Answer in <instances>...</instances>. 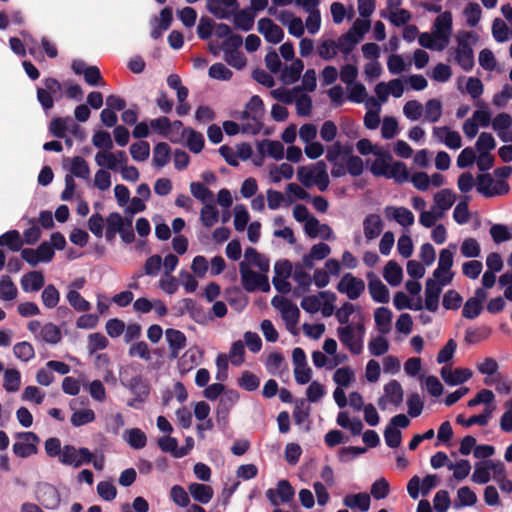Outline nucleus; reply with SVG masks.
Returning <instances> with one entry per match:
<instances>
[{"label":"nucleus","mask_w":512,"mask_h":512,"mask_svg":"<svg viewBox=\"0 0 512 512\" xmlns=\"http://www.w3.org/2000/svg\"><path fill=\"white\" fill-rule=\"evenodd\" d=\"M207 10L217 19L233 17L235 27L244 32L252 30L256 14L249 7L239 10L237 0H207Z\"/></svg>","instance_id":"nucleus-1"},{"label":"nucleus","mask_w":512,"mask_h":512,"mask_svg":"<svg viewBox=\"0 0 512 512\" xmlns=\"http://www.w3.org/2000/svg\"><path fill=\"white\" fill-rule=\"evenodd\" d=\"M46 455L57 458L59 463L75 469L92 462L93 454L87 447H76L71 444L61 445L57 437H50L44 443Z\"/></svg>","instance_id":"nucleus-2"},{"label":"nucleus","mask_w":512,"mask_h":512,"mask_svg":"<svg viewBox=\"0 0 512 512\" xmlns=\"http://www.w3.org/2000/svg\"><path fill=\"white\" fill-rule=\"evenodd\" d=\"M337 336L341 344L353 355L362 353L365 336V327L362 323L347 324L337 328Z\"/></svg>","instance_id":"nucleus-3"},{"label":"nucleus","mask_w":512,"mask_h":512,"mask_svg":"<svg viewBox=\"0 0 512 512\" xmlns=\"http://www.w3.org/2000/svg\"><path fill=\"white\" fill-rule=\"evenodd\" d=\"M43 87H37L36 96L41 108L48 114L54 107V102L63 96L62 84L53 77L42 80Z\"/></svg>","instance_id":"nucleus-4"},{"label":"nucleus","mask_w":512,"mask_h":512,"mask_svg":"<svg viewBox=\"0 0 512 512\" xmlns=\"http://www.w3.org/2000/svg\"><path fill=\"white\" fill-rule=\"evenodd\" d=\"M121 384L134 395V398L127 401V405L134 409H141L150 395V385L147 380L137 374L129 379L121 378Z\"/></svg>","instance_id":"nucleus-5"},{"label":"nucleus","mask_w":512,"mask_h":512,"mask_svg":"<svg viewBox=\"0 0 512 512\" xmlns=\"http://www.w3.org/2000/svg\"><path fill=\"white\" fill-rule=\"evenodd\" d=\"M453 30V18L450 11L440 13L434 20L432 31L438 40V51L444 50L449 43Z\"/></svg>","instance_id":"nucleus-6"},{"label":"nucleus","mask_w":512,"mask_h":512,"mask_svg":"<svg viewBox=\"0 0 512 512\" xmlns=\"http://www.w3.org/2000/svg\"><path fill=\"white\" fill-rule=\"evenodd\" d=\"M239 270L242 286L247 292H254L256 290L267 292L270 290V284L266 275L258 274L251 270L244 261L240 263Z\"/></svg>","instance_id":"nucleus-7"},{"label":"nucleus","mask_w":512,"mask_h":512,"mask_svg":"<svg viewBox=\"0 0 512 512\" xmlns=\"http://www.w3.org/2000/svg\"><path fill=\"white\" fill-rule=\"evenodd\" d=\"M35 499L45 509L56 510L61 503L59 490L48 482H39L35 486Z\"/></svg>","instance_id":"nucleus-8"},{"label":"nucleus","mask_w":512,"mask_h":512,"mask_svg":"<svg viewBox=\"0 0 512 512\" xmlns=\"http://www.w3.org/2000/svg\"><path fill=\"white\" fill-rule=\"evenodd\" d=\"M265 495L272 506L278 507L292 502L295 490L288 480L282 479L277 482L276 488H269Z\"/></svg>","instance_id":"nucleus-9"},{"label":"nucleus","mask_w":512,"mask_h":512,"mask_svg":"<svg viewBox=\"0 0 512 512\" xmlns=\"http://www.w3.org/2000/svg\"><path fill=\"white\" fill-rule=\"evenodd\" d=\"M336 289L339 293L345 294L348 299L356 300L364 292L365 282L352 273H345L338 282Z\"/></svg>","instance_id":"nucleus-10"},{"label":"nucleus","mask_w":512,"mask_h":512,"mask_svg":"<svg viewBox=\"0 0 512 512\" xmlns=\"http://www.w3.org/2000/svg\"><path fill=\"white\" fill-rule=\"evenodd\" d=\"M271 303L275 308L280 310L288 330H291L297 325L300 317V311L296 304L279 296L273 297Z\"/></svg>","instance_id":"nucleus-11"},{"label":"nucleus","mask_w":512,"mask_h":512,"mask_svg":"<svg viewBox=\"0 0 512 512\" xmlns=\"http://www.w3.org/2000/svg\"><path fill=\"white\" fill-rule=\"evenodd\" d=\"M176 309L178 316L189 314L199 324H206L209 319H212L211 316L207 315L205 309L192 298H184Z\"/></svg>","instance_id":"nucleus-12"},{"label":"nucleus","mask_w":512,"mask_h":512,"mask_svg":"<svg viewBox=\"0 0 512 512\" xmlns=\"http://www.w3.org/2000/svg\"><path fill=\"white\" fill-rule=\"evenodd\" d=\"M18 437L24 441L15 442L12 446L13 453L17 457L27 458L37 453L36 444L39 442V437L34 432H20Z\"/></svg>","instance_id":"nucleus-13"},{"label":"nucleus","mask_w":512,"mask_h":512,"mask_svg":"<svg viewBox=\"0 0 512 512\" xmlns=\"http://www.w3.org/2000/svg\"><path fill=\"white\" fill-rule=\"evenodd\" d=\"M239 400V393L236 390H227L218 401L216 408V420L219 424L225 426L228 422V416L231 409Z\"/></svg>","instance_id":"nucleus-14"},{"label":"nucleus","mask_w":512,"mask_h":512,"mask_svg":"<svg viewBox=\"0 0 512 512\" xmlns=\"http://www.w3.org/2000/svg\"><path fill=\"white\" fill-rule=\"evenodd\" d=\"M165 339L169 346L170 360L177 359L180 351L186 347L187 338L185 334L177 329L169 328L165 331Z\"/></svg>","instance_id":"nucleus-15"},{"label":"nucleus","mask_w":512,"mask_h":512,"mask_svg":"<svg viewBox=\"0 0 512 512\" xmlns=\"http://www.w3.org/2000/svg\"><path fill=\"white\" fill-rule=\"evenodd\" d=\"M444 286L436 280L428 278L425 283L424 307L430 312H436L439 308V298Z\"/></svg>","instance_id":"nucleus-16"},{"label":"nucleus","mask_w":512,"mask_h":512,"mask_svg":"<svg viewBox=\"0 0 512 512\" xmlns=\"http://www.w3.org/2000/svg\"><path fill=\"white\" fill-rule=\"evenodd\" d=\"M258 31L269 43H280L284 38L283 29L276 25L270 18H261L258 21Z\"/></svg>","instance_id":"nucleus-17"},{"label":"nucleus","mask_w":512,"mask_h":512,"mask_svg":"<svg viewBox=\"0 0 512 512\" xmlns=\"http://www.w3.org/2000/svg\"><path fill=\"white\" fill-rule=\"evenodd\" d=\"M368 288L371 298L376 303L389 302V290L373 272L367 273Z\"/></svg>","instance_id":"nucleus-18"},{"label":"nucleus","mask_w":512,"mask_h":512,"mask_svg":"<svg viewBox=\"0 0 512 512\" xmlns=\"http://www.w3.org/2000/svg\"><path fill=\"white\" fill-rule=\"evenodd\" d=\"M444 382L449 386H457L467 382L473 375L469 368H456L452 370L448 367H442L440 371Z\"/></svg>","instance_id":"nucleus-19"},{"label":"nucleus","mask_w":512,"mask_h":512,"mask_svg":"<svg viewBox=\"0 0 512 512\" xmlns=\"http://www.w3.org/2000/svg\"><path fill=\"white\" fill-rule=\"evenodd\" d=\"M384 212L387 219L394 220L403 227L414 224V214L406 207L387 206Z\"/></svg>","instance_id":"nucleus-20"},{"label":"nucleus","mask_w":512,"mask_h":512,"mask_svg":"<svg viewBox=\"0 0 512 512\" xmlns=\"http://www.w3.org/2000/svg\"><path fill=\"white\" fill-rule=\"evenodd\" d=\"M330 253V246L324 242H320L311 247L309 253L303 256L302 262L307 269L311 270L314 268V261H321L328 257Z\"/></svg>","instance_id":"nucleus-21"},{"label":"nucleus","mask_w":512,"mask_h":512,"mask_svg":"<svg viewBox=\"0 0 512 512\" xmlns=\"http://www.w3.org/2000/svg\"><path fill=\"white\" fill-rule=\"evenodd\" d=\"M305 266L302 263H296L292 272V278L297 283L298 287L295 289L294 294L300 295L310 290L312 284L311 275L305 271Z\"/></svg>","instance_id":"nucleus-22"},{"label":"nucleus","mask_w":512,"mask_h":512,"mask_svg":"<svg viewBox=\"0 0 512 512\" xmlns=\"http://www.w3.org/2000/svg\"><path fill=\"white\" fill-rule=\"evenodd\" d=\"M201 357L202 353L197 347L186 350L178 359L179 372L183 375L193 370L200 363Z\"/></svg>","instance_id":"nucleus-23"},{"label":"nucleus","mask_w":512,"mask_h":512,"mask_svg":"<svg viewBox=\"0 0 512 512\" xmlns=\"http://www.w3.org/2000/svg\"><path fill=\"white\" fill-rule=\"evenodd\" d=\"M45 283L44 275L41 271H30L25 273L20 280L21 288L26 293L39 291Z\"/></svg>","instance_id":"nucleus-24"},{"label":"nucleus","mask_w":512,"mask_h":512,"mask_svg":"<svg viewBox=\"0 0 512 512\" xmlns=\"http://www.w3.org/2000/svg\"><path fill=\"white\" fill-rule=\"evenodd\" d=\"M264 103L258 95H254L245 105L241 113V119L261 120L264 115Z\"/></svg>","instance_id":"nucleus-25"},{"label":"nucleus","mask_w":512,"mask_h":512,"mask_svg":"<svg viewBox=\"0 0 512 512\" xmlns=\"http://www.w3.org/2000/svg\"><path fill=\"white\" fill-rule=\"evenodd\" d=\"M383 230V222L378 214H369L363 221V231L367 240L377 238Z\"/></svg>","instance_id":"nucleus-26"},{"label":"nucleus","mask_w":512,"mask_h":512,"mask_svg":"<svg viewBox=\"0 0 512 512\" xmlns=\"http://www.w3.org/2000/svg\"><path fill=\"white\" fill-rule=\"evenodd\" d=\"M150 127L159 135L169 139L172 143L181 141V137L171 135V121L166 116H161L150 121Z\"/></svg>","instance_id":"nucleus-27"},{"label":"nucleus","mask_w":512,"mask_h":512,"mask_svg":"<svg viewBox=\"0 0 512 512\" xmlns=\"http://www.w3.org/2000/svg\"><path fill=\"white\" fill-rule=\"evenodd\" d=\"M179 137H181V139L184 137L187 138L186 145L192 153L198 154L204 148L205 140L203 134L192 128L183 129Z\"/></svg>","instance_id":"nucleus-28"},{"label":"nucleus","mask_w":512,"mask_h":512,"mask_svg":"<svg viewBox=\"0 0 512 512\" xmlns=\"http://www.w3.org/2000/svg\"><path fill=\"white\" fill-rule=\"evenodd\" d=\"M343 504L350 509H359L362 512H366L370 508L371 499L370 496L364 492L347 494L343 498Z\"/></svg>","instance_id":"nucleus-29"},{"label":"nucleus","mask_w":512,"mask_h":512,"mask_svg":"<svg viewBox=\"0 0 512 512\" xmlns=\"http://www.w3.org/2000/svg\"><path fill=\"white\" fill-rule=\"evenodd\" d=\"M384 396L388 402L398 407L403 402L404 391L399 381L392 379L384 385Z\"/></svg>","instance_id":"nucleus-30"},{"label":"nucleus","mask_w":512,"mask_h":512,"mask_svg":"<svg viewBox=\"0 0 512 512\" xmlns=\"http://www.w3.org/2000/svg\"><path fill=\"white\" fill-rule=\"evenodd\" d=\"M188 490L192 498L201 504L209 503L214 495V491L211 486L196 482L191 483L188 486Z\"/></svg>","instance_id":"nucleus-31"},{"label":"nucleus","mask_w":512,"mask_h":512,"mask_svg":"<svg viewBox=\"0 0 512 512\" xmlns=\"http://www.w3.org/2000/svg\"><path fill=\"white\" fill-rule=\"evenodd\" d=\"M304 69V63L300 59H295L289 66L281 71V80L283 83L290 85L297 82Z\"/></svg>","instance_id":"nucleus-32"},{"label":"nucleus","mask_w":512,"mask_h":512,"mask_svg":"<svg viewBox=\"0 0 512 512\" xmlns=\"http://www.w3.org/2000/svg\"><path fill=\"white\" fill-rule=\"evenodd\" d=\"M383 277L389 285L396 287L401 284L403 270L397 262L390 260L384 267Z\"/></svg>","instance_id":"nucleus-33"},{"label":"nucleus","mask_w":512,"mask_h":512,"mask_svg":"<svg viewBox=\"0 0 512 512\" xmlns=\"http://www.w3.org/2000/svg\"><path fill=\"white\" fill-rule=\"evenodd\" d=\"M123 439L135 450L142 449L147 444L146 434L139 428H130L125 430Z\"/></svg>","instance_id":"nucleus-34"},{"label":"nucleus","mask_w":512,"mask_h":512,"mask_svg":"<svg viewBox=\"0 0 512 512\" xmlns=\"http://www.w3.org/2000/svg\"><path fill=\"white\" fill-rule=\"evenodd\" d=\"M455 202V195L450 189H442L434 195V206L438 212L444 213L449 210Z\"/></svg>","instance_id":"nucleus-35"},{"label":"nucleus","mask_w":512,"mask_h":512,"mask_svg":"<svg viewBox=\"0 0 512 512\" xmlns=\"http://www.w3.org/2000/svg\"><path fill=\"white\" fill-rule=\"evenodd\" d=\"M36 338L45 343L55 345L61 341L62 334L58 326L52 323H46L41 328L39 335H36Z\"/></svg>","instance_id":"nucleus-36"},{"label":"nucleus","mask_w":512,"mask_h":512,"mask_svg":"<svg viewBox=\"0 0 512 512\" xmlns=\"http://www.w3.org/2000/svg\"><path fill=\"white\" fill-rule=\"evenodd\" d=\"M491 419V409H484L482 413L478 415H472L468 419L460 414L456 417V423L463 427L469 428L473 425L486 426Z\"/></svg>","instance_id":"nucleus-37"},{"label":"nucleus","mask_w":512,"mask_h":512,"mask_svg":"<svg viewBox=\"0 0 512 512\" xmlns=\"http://www.w3.org/2000/svg\"><path fill=\"white\" fill-rule=\"evenodd\" d=\"M244 257L248 262L256 266L262 273H267L269 271V259L265 255L259 253L255 248H246Z\"/></svg>","instance_id":"nucleus-38"},{"label":"nucleus","mask_w":512,"mask_h":512,"mask_svg":"<svg viewBox=\"0 0 512 512\" xmlns=\"http://www.w3.org/2000/svg\"><path fill=\"white\" fill-rule=\"evenodd\" d=\"M162 267V258L160 255L155 254L150 257H148L144 263V271L136 273L133 278L138 279L142 277L143 275H147L150 277H155L159 274Z\"/></svg>","instance_id":"nucleus-39"},{"label":"nucleus","mask_w":512,"mask_h":512,"mask_svg":"<svg viewBox=\"0 0 512 512\" xmlns=\"http://www.w3.org/2000/svg\"><path fill=\"white\" fill-rule=\"evenodd\" d=\"M0 246H6L13 252H18L23 246V240L18 230H9L0 235Z\"/></svg>","instance_id":"nucleus-40"},{"label":"nucleus","mask_w":512,"mask_h":512,"mask_svg":"<svg viewBox=\"0 0 512 512\" xmlns=\"http://www.w3.org/2000/svg\"><path fill=\"white\" fill-rule=\"evenodd\" d=\"M171 149L165 142H159L153 149V164L157 168L164 167L170 160Z\"/></svg>","instance_id":"nucleus-41"},{"label":"nucleus","mask_w":512,"mask_h":512,"mask_svg":"<svg viewBox=\"0 0 512 512\" xmlns=\"http://www.w3.org/2000/svg\"><path fill=\"white\" fill-rule=\"evenodd\" d=\"M3 388L7 392H17L21 385V374L15 368H8L4 371Z\"/></svg>","instance_id":"nucleus-42"},{"label":"nucleus","mask_w":512,"mask_h":512,"mask_svg":"<svg viewBox=\"0 0 512 512\" xmlns=\"http://www.w3.org/2000/svg\"><path fill=\"white\" fill-rule=\"evenodd\" d=\"M476 501V494L468 486H464L459 488L457 491V499L454 502V508L460 509L463 507L473 506Z\"/></svg>","instance_id":"nucleus-43"},{"label":"nucleus","mask_w":512,"mask_h":512,"mask_svg":"<svg viewBox=\"0 0 512 512\" xmlns=\"http://www.w3.org/2000/svg\"><path fill=\"white\" fill-rule=\"evenodd\" d=\"M374 321L382 333H387L392 321L391 310L384 306L378 307L374 311Z\"/></svg>","instance_id":"nucleus-44"},{"label":"nucleus","mask_w":512,"mask_h":512,"mask_svg":"<svg viewBox=\"0 0 512 512\" xmlns=\"http://www.w3.org/2000/svg\"><path fill=\"white\" fill-rule=\"evenodd\" d=\"M18 290L12 279L8 275H2L0 278V299L12 301L17 297Z\"/></svg>","instance_id":"nucleus-45"},{"label":"nucleus","mask_w":512,"mask_h":512,"mask_svg":"<svg viewBox=\"0 0 512 512\" xmlns=\"http://www.w3.org/2000/svg\"><path fill=\"white\" fill-rule=\"evenodd\" d=\"M266 147V153L268 156L275 160H281L284 157V146L280 141L277 140H263L259 145L258 149L260 152L264 151Z\"/></svg>","instance_id":"nucleus-46"},{"label":"nucleus","mask_w":512,"mask_h":512,"mask_svg":"<svg viewBox=\"0 0 512 512\" xmlns=\"http://www.w3.org/2000/svg\"><path fill=\"white\" fill-rule=\"evenodd\" d=\"M190 191L193 197L203 204L214 202L213 192L201 182H192L190 184Z\"/></svg>","instance_id":"nucleus-47"},{"label":"nucleus","mask_w":512,"mask_h":512,"mask_svg":"<svg viewBox=\"0 0 512 512\" xmlns=\"http://www.w3.org/2000/svg\"><path fill=\"white\" fill-rule=\"evenodd\" d=\"M388 179H393L398 184L407 182L409 180V171L406 164L401 161L390 164Z\"/></svg>","instance_id":"nucleus-48"},{"label":"nucleus","mask_w":512,"mask_h":512,"mask_svg":"<svg viewBox=\"0 0 512 512\" xmlns=\"http://www.w3.org/2000/svg\"><path fill=\"white\" fill-rule=\"evenodd\" d=\"M336 51L337 53L340 51L345 58L353 51L356 44L359 42V39H355L354 36H351V33L342 34L336 41Z\"/></svg>","instance_id":"nucleus-49"},{"label":"nucleus","mask_w":512,"mask_h":512,"mask_svg":"<svg viewBox=\"0 0 512 512\" xmlns=\"http://www.w3.org/2000/svg\"><path fill=\"white\" fill-rule=\"evenodd\" d=\"M70 172L72 176L82 179H88L90 168L87 161L81 156H75L71 159Z\"/></svg>","instance_id":"nucleus-50"},{"label":"nucleus","mask_w":512,"mask_h":512,"mask_svg":"<svg viewBox=\"0 0 512 512\" xmlns=\"http://www.w3.org/2000/svg\"><path fill=\"white\" fill-rule=\"evenodd\" d=\"M317 171V162L310 166H301L298 168L297 178L303 186L311 187L315 183Z\"/></svg>","instance_id":"nucleus-51"},{"label":"nucleus","mask_w":512,"mask_h":512,"mask_svg":"<svg viewBox=\"0 0 512 512\" xmlns=\"http://www.w3.org/2000/svg\"><path fill=\"white\" fill-rule=\"evenodd\" d=\"M200 220L201 223L208 228L212 227L214 224L218 222L219 211L217 210L213 202L204 204L200 212Z\"/></svg>","instance_id":"nucleus-52"},{"label":"nucleus","mask_w":512,"mask_h":512,"mask_svg":"<svg viewBox=\"0 0 512 512\" xmlns=\"http://www.w3.org/2000/svg\"><path fill=\"white\" fill-rule=\"evenodd\" d=\"M14 356L22 362H29L35 357V350L27 341L18 342L13 347Z\"/></svg>","instance_id":"nucleus-53"},{"label":"nucleus","mask_w":512,"mask_h":512,"mask_svg":"<svg viewBox=\"0 0 512 512\" xmlns=\"http://www.w3.org/2000/svg\"><path fill=\"white\" fill-rule=\"evenodd\" d=\"M425 119L430 123L437 122L442 115V103L438 99H430L424 107Z\"/></svg>","instance_id":"nucleus-54"},{"label":"nucleus","mask_w":512,"mask_h":512,"mask_svg":"<svg viewBox=\"0 0 512 512\" xmlns=\"http://www.w3.org/2000/svg\"><path fill=\"white\" fill-rule=\"evenodd\" d=\"M299 116H309L312 112V99L302 91L295 95L294 101Z\"/></svg>","instance_id":"nucleus-55"},{"label":"nucleus","mask_w":512,"mask_h":512,"mask_svg":"<svg viewBox=\"0 0 512 512\" xmlns=\"http://www.w3.org/2000/svg\"><path fill=\"white\" fill-rule=\"evenodd\" d=\"M41 299L46 308L52 309L58 305L60 293L53 284H49L43 289Z\"/></svg>","instance_id":"nucleus-56"},{"label":"nucleus","mask_w":512,"mask_h":512,"mask_svg":"<svg viewBox=\"0 0 512 512\" xmlns=\"http://www.w3.org/2000/svg\"><path fill=\"white\" fill-rule=\"evenodd\" d=\"M131 157L138 162H144L150 155V145L147 141H138L130 146Z\"/></svg>","instance_id":"nucleus-57"},{"label":"nucleus","mask_w":512,"mask_h":512,"mask_svg":"<svg viewBox=\"0 0 512 512\" xmlns=\"http://www.w3.org/2000/svg\"><path fill=\"white\" fill-rule=\"evenodd\" d=\"M399 133L398 121L393 116H386L382 121L381 136L384 139L390 140L397 136Z\"/></svg>","instance_id":"nucleus-58"},{"label":"nucleus","mask_w":512,"mask_h":512,"mask_svg":"<svg viewBox=\"0 0 512 512\" xmlns=\"http://www.w3.org/2000/svg\"><path fill=\"white\" fill-rule=\"evenodd\" d=\"M490 478V467L487 460L477 462L472 474V481L477 484H486L490 481Z\"/></svg>","instance_id":"nucleus-59"},{"label":"nucleus","mask_w":512,"mask_h":512,"mask_svg":"<svg viewBox=\"0 0 512 512\" xmlns=\"http://www.w3.org/2000/svg\"><path fill=\"white\" fill-rule=\"evenodd\" d=\"M66 298L69 304L78 312H86L91 308V304L77 290H69Z\"/></svg>","instance_id":"nucleus-60"},{"label":"nucleus","mask_w":512,"mask_h":512,"mask_svg":"<svg viewBox=\"0 0 512 512\" xmlns=\"http://www.w3.org/2000/svg\"><path fill=\"white\" fill-rule=\"evenodd\" d=\"M481 13H482L481 7L478 3H475V2L469 3L463 11V15L466 19V24L469 27L477 26V24L479 23V21L481 19Z\"/></svg>","instance_id":"nucleus-61"},{"label":"nucleus","mask_w":512,"mask_h":512,"mask_svg":"<svg viewBox=\"0 0 512 512\" xmlns=\"http://www.w3.org/2000/svg\"><path fill=\"white\" fill-rule=\"evenodd\" d=\"M476 106H478L479 109L473 112L472 119L480 126L488 127L491 122V112L488 105L484 102L478 101Z\"/></svg>","instance_id":"nucleus-62"},{"label":"nucleus","mask_w":512,"mask_h":512,"mask_svg":"<svg viewBox=\"0 0 512 512\" xmlns=\"http://www.w3.org/2000/svg\"><path fill=\"white\" fill-rule=\"evenodd\" d=\"M492 35L498 43L506 42L510 38L509 28L502 19H494L492 24Z\"/></svg>","instance_id":"nucleus-63"},{"label":"nucleus","mask_w":512,"mask_h":512,"mask_svg":"<svg viewBox=\"0 0 512 512\" xmlns=\"http://www.w3.org/2000/svg\"><path fill=\"white\" fill-rule=\"evenodd\" d=\"M512 125V118L509 114L502 112L497 114L492 120V128L497 132L498 137L500 134H507L508 129Z\"/></svg>","instance_id":"nucleus-64"}]
</instances>
